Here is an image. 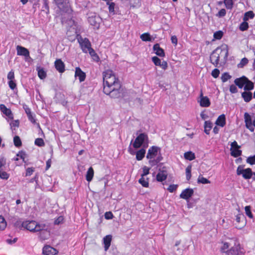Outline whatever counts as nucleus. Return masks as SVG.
<instances>
[{"instance_id": "10", "label": "nucleus", "mask_w": 255, "mask_h": 255, "mask_svg": "<svg viewBox=\"0 0 255 255\" xmlns=\"http://www.w3.org/2000/svg\"><path fill=\"white\" fill-rule=\"evenodd\" d=\"M198 102L201 107L204 108L209 107L211 105L209 98L207 96H204L202 90L200 91Z\"/></svg>"}, {"instance_id": "59", "label": "nucleus", "mask_w": 255, "mask_h": 255, "mask_svg": "<svg viewBox=\"0 0 255 255\" xmlns=\"http://www.w3.org/2000/svg\"><path fill=\"white\" fill-rule=\"evenodd\" d=\"M226 14V10L225 9L222 8L217 14V16L219 17H224V16H225Z\"/></svg>"}, {"instance_id": "8", "label": "nucleus", "mask_w": 255, "mask_h": 255, "mask_svg": "<svg viewBox=\"0 0 255 255\" xmlns=\"http://www.w3.org/2000/svg\"><path fill=\"white\" fill-rule=\"evenodd\" d=\"M237 174L238 175H242L245 179H249L252 178L253 172L251 168L244 169L243 167L240 165L237 168Z\"/></svg>"}, {"instance_id": "52", "label": "nucleus", "mask_w": 255, "mask_h": 255, "mask_svg": "<svg viewBox=\"0 0 255 255\" xmlns=\"http://www.w3.org/2000/svg\"><path fill=\"white\" fill-rule=\"evenodd\" d=\"M38 75L41 79H43L46 77V74L43 69H40L38 71Z\"/></svg>"}, {"instance_id": "2", "label": "nucleus", "mask_w": 255, "mask_h": 255, "mask_svg": "<svg viewBox=\"0 0 255 255\" xmlns=\"http://www.w3.org/2000/svg\"><path fill=\"white\" fill-rule=\"evenodd\" d=\"M160 151V148L156 146H152L148 149L146 158L148 159V163L151 166L156 165L160 161L161 157L157 156Z\"/></svg>"}, {"instance_id": "7", "label": "nucleus", "mask_w": 255, "mask_h": 255, "mask_svg": "<svg viewBox=\"0 0 255 255\" xmlns=\"http://www.w3.org/2000/svg\"><path fill=\"white\" fill-rule=\"evenodd\" d=\"M226 254L227 255H244L245 251L238 243L235 244L233 247L226 252Z\"/></svg>"}, {"instance_id": "50", "label": "nucleus", "mask_w": 255, "mask_h": 255, "mask_svg": "<svg viewBox=\"0 0 255 255\" xmlns=\"http://www.w3.org/2000/svg\"><path fill=\"white\" fill-rule=\"evenodd\" d=\"M9 174L3 170H0V177L2 179H7L9 178Z\"/></svg>"}, {"instance_id": "58", "label": "nucleus", "mask_w": 255, "mask_h": 255, "mask_svg": "<svg viewBox=\"0 0 255 255\" xmlns=\"http://www.w3.org/2000/svg\"><path fill=\"white\" fill-rule=\"evenodd\" d=\"M113 217H114V215H113V213L110 211L107 212L105 214V218L107 220L112 219L113 218Z\"/></svg>"}, {"instance_id": "34", "label": "nucleus", "mask_w": 255, "mask_h": 255, "mask_svg": "<svg viewBox=\"0 0 255 255\" xmlns=\"http://www.w3.org/2000/svg\"><path fill=\"white\" fill-rule=\"evenodd\" d=\"M254 83L247 78V81L246 83L244 86V90L245 91H250L253 90L254 89Z\"/></svg>"}, {"instance_id": "26", "label": "nucleus", "mask_w": 255, "mask_h": 255, "mask_svg": "<svg viewBox=\"0 0 255 255\" xmlns=\"http://www.w3.org/2000/svg\"><path fill=\"white\" fill-rule=\"evenodd\" d=\"M215 124L216 125L221 127H224L226 124V117L224 114H222L218 117Z\"/></svg>"}, {"instance_id": "32", "label": "nucleus", "mask_w": 255, "mask_h": 255, "mask_svg": "<svg viewBox=\"0 0 255 255\" xmlns=\"http://www.w3.org/2000/svg\"><path fill=\"white\" fill-rule=\"evenodd\" d=\"M242 97L245 102H249L252 99V94L250 92H244L242 93Z\"/></svg>"}, {"instance_id": "60", "label": "nucleus", "mask_w": 255, "mask_h": 255, "mask_svg": "<svg viewBox=\"0 0 255 255\" xmlns=\"http://www.w3.org/2000/svg\"><path fill=\"white\" fill-rule=\"evenodd\" d=\"M220 74V71L218 69H214L211 73L212 76L215 78H217Z\"/></svg>"}, {"instance_id": "56", "label": "nucleus", "mask_w": 255, "mask_h": 255, "mask_svg": "<svg viewBox=\"0 0 255 255\" xmlns=\"http://www.w3.org/2000/svg\"><path fill=\"white\" fill-rule=\"evenodd\" d=\"M7 78L8 81L15 80L14 73L13 70H11L10 72H8V73L7 74Z\"/></svg>"}, {"instance_id": "54", "label": "nucleus", "mask_w": 255, "mask_h": 255, "mask_svg": "<svg viewBox=\"0 0 255 255\" xmlns=\"http://www.w3.org/2000/svg\"><path fill=\"white\" fill-rule=\"evenodd\" d=\"M152 61L156 66H159L161 62L160 59L156 56H154L152 58Z\"/></svg>"}, {"instance_id": "53", "label": "nucleus", "mask_w": 255, "mask_h": 255, "mask_svg": "<svg viewBox=\"0 0 255 255\" xmlns=\"http://www.w3.org/2000/svg\"><path fill=\"white\" fill-rule=\"evenodd\" d=\"M230 245L228 243L225 242L223 244V246L221 248V251L222 253H226V252L228 250L227 249L229 248Z\"/></svg>"}, {"instance_id": "19", "label": "nucleus", "mask_w": 255, "mask_h": 255, "mask_svg": "<svg viewBox=\"0 0 255 255\" xmlns=\"http://www.w3.org/2000/svg\"><path fill=\"white\" fill-rule=\"evenodd\" d=\"M16 51L18 55L24 56L25 57H28L29 55V51L22 46L19 45L17 46Z\"/></svg>"}, {"instance_id": "29", "label": "nucleus", "mask_w": 255, "mask_h": 255, "mask_svg": "<svg viewBox=\"0 0 255 255\" xmlns=\"http://www.w3.org/2000/svg\"><path fill=\"white\" fill-rule=\"evenodd\" d=\"M106 4L109 6L108 9L109 12L112 14H116V11L115 9L117 8V6L115 3L112 2V1H109V2H107Z\"/></svg>"}, {"instance_id": "49", "label": "nucleus", "mask_w": 255, "mask_h": 255, "mask_svg": "<svg viewBox=\"0 0 255 255\" xmlns=\"http://www.w3.org/2000/svg\"><path fill=\"white\" fill-rule=\"evenodd\" d=\"M6 164V159L3 156H0V170H4Z\"/></svg>"}, {"instance_id": "36", "label": "nucleus", "mask_w": 255, "mask_h": 255, "mask_svg": "<svg viewBox=\"0 0 255 255\" xmlns=\"http://www.w3.org/2000/svg\"><path fill=\"white\" fill-rule=\"evenodd\" d=\"M140 38L143 41H151L152 38L149 33H144L142 34L140 36Z\"/></svg>"}, {"instance_id": "61", "label": "nucleus", "mask_w": 255, "mask_h": 255, "mask_svg": "<svg viewBox=\"0 0 255 255\" xmlns=\"http://www.w3.org/2000/svg\"><path fill=\"white\" fill-rule=\"evenodd\" d=\"M230 91L231 93H236L238 92V89L236 85H231L230 87Z\"/></svg>"}, {"instance_id": "13", "label": "nucleus", "mask_w": 255, "mask_h": 255, "mask_svg": "<svg viewBox=\"0 0 255 255\" xmlns=\"http://www.w3.org/2000/svg\"><path fill=\"white\" fill-rule=\"evenodd\" d=\"M42 253L44 255H56L58 252L50 246H45L43 248Z\"/></svg>"}, {"instance_id": "18", "label": "nucleus", "mask_w": 255, "mask_h": 255, "mask_svg": "<svg viewBox=\"0 0 255 255\" xmlns=\"http://www.w3.org/2000/svg\"><path fill=\"white\" fill-rule=\"evenodd\" d=\"M100 18L98 16L93 14L88 17L89 23L93 26H98L99 25Z\"/></svg>"}, {"instance_id": "42", "label": "nucleus", "mask_w": 255, "mask_h": 255, "mask_svg": "<svg viewBox=\"0 0 255 255\" xmlns=\"http://www.w3.org/2000/svg\"><path fill=\"white\" fill-rule=\"evenodd\" d=\"M224 4L227 9H231L233 8V0H224Z\"/></svg>"}, {"instance_id": "12", "label": "nucleus", "mask_w": 255, "mask_h": 255, "mask_svg": "<svg viewBox=\"0 0 255 255\" xmlns=\"http://www.w3.org/2000/svg\"><path fill=\"white\" fill-rule=\"evenodd\" d=\"M128 151L130 154L132 155H136V159L137 160H142L144 157L145 154V149L144 148H141L137 151H135L134 149L131 148H129Z\"/></svg>"}, {"instance_id": "63", "label": "nucleus", "mask_w": 255, "mask_h": 255, "mask_svg": "<svg viewBox=\"0 0 255 255\" xmlns=\"http://www.w3.org/2000/svg\"><path fill=\"white\" fill-rule=\"evenodd\" d=\"M27 116L29 121H30L32 124H35L36 120L35 119L34 115H33L32 114H31Z\"/></svg>"}, {"instance_id": "44", "label": "nucleus", "mask_w": 255, "mask_h": 255, "mask_svg": "<svg viewBox=\"0 0 255 255\" xmlns=\"http://www.w3.org/2000/svg\"><path fill=\"white\" fill-rule=\"evenodd\" d=\"M248 28L249 24L247 22H246V21L241 23L239 27L240 30L242 31L247 30Z\"/></svg>"}, {"instance_id": "33", "label": "nucleus", "mask_w": 255, "mask_h": 255, "mask_svg": "<svg viewBox=\"0 0 255 255\" xmlns=\"http://www.w3.org/2000/svg\"><path fill=\"white\" fill-rule=\"evenodd\" d=\"M184 156L186 160L190 161L193 160L195 158V155L194 153L190 151L185 152L184 154Z\"/></svg>"}, {"instance_id": "21", "label": "nucleus", "mask_w": 255, "mask_h": 255, "mask_svg": "<svg viewBox=\"0 0 255 255\" xmlns=\"http://www.w3.org/2000/svg\"><path fill=\"white\" fill-rule=\"evenodd\" d=\"M167 177V172L165 170H159L156 175V179L158 182L165 180Z\"/></svg>"}, {"instance_id": "64", "label": "nucleus", "mask_w": 255, "mask_h": 255, "mask_svg": "<svg viewBox=\"0 0 255 255\" xmlns=\"http://www.w3.org/2000/svg\"><path fill=\"white\" fill-rule=\"evenodd\" d=\"M23 108L27 116L32 114L30 109L27 105H24Z\"/></svg>"}, {"instance_id": "62", "label": "nucleus", "mask_w": 255, "mask_h": 255, "mask_svg": "<svg viewBox=\"0 0 255 255\" xmlns=\"http://www.w3.org/2000/svg\"><path fill=\"white\" fill-rule=\"evenodd\" d=\"M34 171V169L32 167H29L26 169V176H29L32 174Z\"/></svg>"}, {"instance_id": "39", "label": "nucleus", "mask_w": 255, "mask_h": 255, "mask_svg": "<svg viewBox=\"0 0 255 255\" xmlns=\"http://www.w3.org/2000/svg\"><path fill=\"white\" fill-rule=\"evenodd\" d=\"M191 165H188L186 168V179L189 180L191 177Z\"/></svg>"}, {"instance_id": "27", "label": "nucleus", "mask_w": 255, "mask_h": 255, "mask_svg": "<svg viewBox=\"0 0 255 255\" xmlns=\"http://www.w3.org/2000/svg\"><path fill=\"white\" fill-rule=\"evenodd\" d=\"M56 4L59 8L63 11H65V8L68 7V4L66 2V0H54Z\"/></svg>"}, {"instance_id": "23", "label": "nucleus", "mask_w": 255, "mask_h": 255, "mask_svg": "<svg viewBox=\"0 0 255 255\" xmlns=\"http://www.w3.org/2000/svg\"><path fill=\"white\" fill-rule=\"evenodd\" d=\"M55 66L56 70L60 73L65 71V65L61 59H57L55 61Z\"/></svg>"}, {"instance_id": "28", "label": "nucleus", "mask_w": 255, "mask_h": 255, "mask_svg": "<svg viewBox=\"0 0 255 255\" xmlns=\"http://www.w3.org/2000/svg\"><path fill=\"white\" fill-rule=\"evenodd\" d=\"M94 174V169L92 167H90L88 169V170L87 172L86 175V179L87 181H88L89 182L91 181L93 178Z\"/></svg>"}, {"instance_id": "9", "label": "nucleus", "mask_w": 255, "mask_h": 255, "mask_svg": "<svg viewBox=\"0 0 255 255\" xmlns=\"http://www.w3.org/2000/svg\"><path fill=\"white\" fill-rule=\"evenodd\" d=\"M121 85H119L117 88L116 87H112L109 88L108 92H104L107 95H109L112 98H119L122 95L121 90Z\"/></svg>"}, {"instance_id": "22", "label": "nucleus", "mask_w": 255, "mask_h": 255, "mask_svg": "<svg viewBox=\"0 0 255 255\" xmlns=\"http://www.w3.org/2000/svg\"><path fill=\"white\" fill-rule=\"evenodd\" d=\"M245 217L244 216V214L242 213H239L236 216V219L235 220L237 223L238 224L240 223L241 222H243V225L242 227H239L237 226V228L239 229H242L246 225L245 222Z\"/></svg>"}, {"instance_id": "20", "label": "nucleus", "mask_w": 255, "mask_h": 255, "mask_svg": "<svg viewBox=\"0 0 255 255\" xmlns=\"http://www.w3.org/2000/svg\"><path fill=\"white\" fill-rule=\"evenodd\" d=\"M247 81V78L245 76H242L241 78L236 79L234 83L239 88H242L245 86Z\"/></svg>"}, {"instance_id": "55", "label": "nucleus", "mask_w": 255, "mask_h": 255, "mask_svg": "<svg viewBox=\"0 0 255 255\" xmlns=\"http://www.w3.org/2000/svg\"><path fill=\"white\" fill-rule=\"evenodd\" d=\"M177 187V185L172 184L169 185V186L167 188V190L169 192L172 193L176 190Z\"/></svg>"}, {"instance_id": "6", "label": "nucleus", "mask_w": 255, "mask_h": 255, "mask_svg": "<svg viewBox=\"0 0 255 255\" xmlns=\"http://www.w3.org/2000/svg\"><path fill=\"white\" fill-rule=\"evenodd\" d=\"M77 39L83 52L87 53L88 51L92 48L90 40L87 38H83L79 34L77 36Z\"/></svg>"}, {"instance_id": "25", "label": "nucleus", "mask_w": 255, "mask_h": 255, "mask_svg": "<svg viewBox=\"0 0 255 255\" xmlns=\"http://www.w3.org/2000/svg\"><path fill=\"white\" fill-rule=\"evenodd\" d=\"M112 239V236L110 235L106 236L103 238V244L104 245V249L107 251L111 246V243Z\"/></svg>"}, {"instance_id": "46", "label": "nucleus", "mask_w": 255, "mask_h": 255, "mask_svg": "<svg viewBox=\"0 0 255 255\" xmlns=\"http://www.w3.org/2000/svg\"><path fill=\"white\" fill-rule=\"evenodd\" d=\"M14 144L16 147L21 145V141L18 136H15L13 138Z\"/></svg>"}, {"instance_id": "3", "label": "nucleus", "mask_w": 255, "mask_h": 255, "mask_svg": "<svg viewBox=\"0 0 255 255\" xmlns=\"http://www.w3.org/2000/svg\"><path fill=\"white\" fill-rule=\"evenodd\" d=\"M228 56V50L226 46L222 48H217L212 53L210 56L211 62L216 67L219 64L220 56H223L226 59Z\"/></svg>"}, {"instance_id": "24", "label": "nucleus", "mask_w": 255, "mask_h": 255, "mask_svg": "<svg viewBox=\"0 0 255 255\" xmlns=\"http://www.w3.org/2000/svg\"><path fill=\"white\" fill-rule=\"evenodd\" d=\"M153 49L154 52L157 55L162 57L165 56L164 51L163 49L160 48L159 44L156 43L154 44L153 47Z\"/></svg>"}, {"instance_id": "14", "label": "nucleus", "mask_w": 255, "mask_h": 255, "mask_svg": "<svg viewBox=\"0 0 255 255\" xmlns=\"http://www.w3.org/2000/svg\"><path fill=\"white\" fill-rule=\"evenodd\" d=\"M245 122L246 123V127L251 131L253 132L254 131V128L252 124V120L251 116L247 113H246L244 115Z\"/></svg>"}, {"instance_id": "47", "label": "nucleus", "mask_w": 255, "mask_h": 255, "mask_svg": "<svg viewBox=\"0 0 255 255\" xmlns=\"http://www.w3.org/2000/svg\"><path fill=\"white\" fill-rule=\"evenodd\" d=\"M34 143L35 145L42 147L43 146L45 145L44 142L43 140V139L41 138H37L35 140Z\"/></svg>"}, {"instance_id": "48", "label": "nucleus", "mask_w": 255, "mask_h": 255, "mask_svg": "<svg viewBox=\"0 0 255 255\" xmlns=\"http://www.w3.org/2000/svg\"><path fill=\"white\" fill-rule=\"evenodd\" d=\"M142 173L141 174V176H146L149 173L150 168L146 166L142 167Z\"/></svg>"}, {"instance_id": "30", "label": "nucleus", "mask_w": 255, "mask_h": 255, "mask_svg": "<svg viewBox=\"0 0 255 255\" xmlns=\"http://www.w3.org/2000/svg\"><path fill=\"white\" fill-rule=\"evenodd\" d=\"M138 182L144 187H148L149 186V179L146 176H141Z\"/></svg>"}, {"instance_id": "17", "label": "nucleus", "mask_w": 255, "mask_h": 255, "mask_svg": "<svg viewBox=\"0 0 255 255\" xmlns=\"http://www.w3.org/2000/svg\"><path fill=\"white\" fill-rule=\"evenodd\" d=\"M193 194V190L192 189L187 188L184 190L181 194L180 197L181 198L188 200Z\"/></svg>"}, {"instance_id": "4", "label": "nucleus", "mask_w": 255, "mask_h": 255, "mask_svg": "<svg viewBox=\"0 0 255 255\" xmlns=\"http://www.w3.org/2000/svg\"><path fill=\"white\" fill-rule=\"evenodd\" d=\"M148 138L147 134L145 133H140L135 139L132 146L135 148H139L141 146L146 148L148 146Z\"/></svg>"}, {"instance_id": "31", "label": "nucleus", "mask_w": 255, "mask_h": 255, "mask_svg": "<svg viewBox=\"0 0 255 255\" xmlns=\"http://www.w3.org/2000/svg\"><path fill=\"white\" fill-rule=\"evenodd\" d=\"M212 123L209 121H207L204 123V132L207 134H209L210 133V131L212 128Z\"/></svg>"}, {"instance_id": "5", "label": "nucleus", "mask_w": 255, "mask_h": 255, "mask_svg": "<svg viewBox=\"0 0 255 255\" xmlns=\"http://www.w3.org/2000/svg\"><path fill=\"white\" fill-rule=\"evenodd\" d=\"M22 226L27 230L33 232L42 231L44 228L34 221H25L22 223Z\"/></svg>"}, {"instance_id": "51", "label": "nucleus", "mask_w": 255, "mask_h": 255, "mask_svg": "<svg viewBox=\"0 0 255 255\" xmlns=\"http://www.w3.org/2000/svg\"><path fill=\"white\" fill-rule=\"evenodd\" d=\"M231 78V76L228 73H224L221 76V80L223 82H226Z\"/></svg>"}, {"instance_id": "15", "label": "nucleus", "mask_w": 255, "mask_h": 255, "mask_svg": "<svg viewBox=\"0 0 255 255\" xmlns=\"http://www.w3.org/2000/svg\"><path fill=\"white\" fill-rule=\"evenodd\" d=\"M0 111L5 115L8 119L13 120V116L11 110L7 108L4 104L0 105Z\"/></svg>"}, {"instance_id": "35", "label": "nucleus", "mask_w": 255, "mask_h": 255, "mask_svg": "<svg viewBox=\"0 0 255 255\" xmlns=\"http://www.w3.org/2000/svg\"><path fill=\"white\" fill-rule=\"evenodd\" d=\"M7 226L6 222L2 216H0V231L4 230Z\"/></svg>"}, {"instance_id": "45", "label": "nucleus", "mask_w": 255, "mask_h": 255, "mask_svg": "<svg viewBox=\"0 0 255 255\" xmlns=\"http://www.w3.org/2000/svg\"><path fill=\"white\" fill-rule=\"evenodd\" d=\"M17 156L19 157L20 159L22 160V162H25V158H26V154L25 152L21 151L18 152L17 154Z\"/></svg>"}, {"instance_id": "38", "label": "nucleus", "mask_w": 255, "mask_h": 255, "mask_svg": "<svg viewBox=\"0 0 255 255\" xmlns=\"http://www.w3.org/2000/svg\"><path fill=\"white\" fill-rule=\"evenodd\" d=\"M197 182L198 183H202L204 184L210 183V181L208 179L204 178L202 175L199 176L197 179Z\"/></svg>"}, {"instance_id": "57", "label": "nucleus", "mask_w": 255, "mask_h": 255, "mask_svg": "<svg viewBox=\"0 0 255 255\" xmlns=\"http://www.w3.org/2000/svg\"><path fill=\"white\" fill-rule=\"evenodd\" d=\"M247 162L252 165L255 164V155L249 157L247 159Z\"/></svg>"}, {"instance_id": "11", "label": "nucleus", "mask_w": 255, "mask_h": 255, "mask_svg": "<svg viewBox=\"0 0 255 255\" xmlns=\"http://www.w3.org/2000/svg\"><path fill=\"white\" fill-rule=\"evenodd\" d=\"M231 154L232 156L237 157L242 154V151L240 150V146L238 145L237 141H234L231 144Z\"/></svg>"}, {"instance_id": "43", "label": "nucleus", "mask_w": 255, "mask_h": 255, "mask_svg": "<svg viewBox=\"0 0 255 255\" xmlns=\"http://www.w3.org/2000/svg\"><path fill=\"white\" fill-rule=\"evenodd\" d=\"M245 210L246 215L250 218L252 219L253 218V215L251 212V207L250 206H247L245 207Z\"/></svg>"}, {"instance_id": "1", "label": "nucleus", "mask_w": 255, "mask_h": 255, "mask_svg": "<svg viewBox=\"0 0 255 255\" xmlns=\"http://www.w3.org/2000/svg\"><path fill=\"white\" fill-rule=\"evenodd\" d=\"M104 92H108L109 88L112 87H119L121 85L119 79L116 77L113 71L111 70H107L103 72Z\"/></svg>"}, {"instance_id": "16", "label": "nucleus", "mask_w": 255, "mask_h": 255, "mask_svg": "<svg viewBox=\"0 0 255 255\" xmlns=\"http://www.w3.org/2000/svg\"><path fill=\"white\" fill-rule=\"evenodd\" d=\"M86 76V73L80 67H76L75 68V77H78L80 82L85 81Z\"/></svg>"}, {"instance_id": "37", "label": "nucleus", "mask_w": 255, "mask_h": 255, "mask_svg": "<svg viewBox=\"0 0 255 255\" xmlns=\"http://www.w3.org/2000/svg\"><path fill=\"white\" fill-rule=\"evenodd\" d=\"M255 16V14L252 11H249L248 12H246L245 13L244 17V21H247L250 18L252 19Z\"/></svg>"}, {"instance_id": "40", "label": "nucleus", "mask_w": 255, "mask_h": 255, "mask_svg": "<svg viewBox=\"0 0 255 255\" xmlns=\"http://www.w3.org/2000/svg\"><path fill=\"white\" fill-rule=\"evenodd\" d=\"M223 36V32L221 30H219L214 33V38L217 40L221 39Z\"/></svg>"}, {"instance_id": "41", "label": "nucleus", "mask_w": 255, "mask_h": 255, "mask_svg": "<svg viewBox=\"0 0 255 255\" xmlns=\"http://www.w3.org/2000/svg\"><path fill=\"white\" fill-rule=\"evenodd\" d=\"M8 85L10 89L13 91L17 89L16 84L15 80L8 81Z\"/></svg>"}]
</instances>
